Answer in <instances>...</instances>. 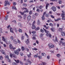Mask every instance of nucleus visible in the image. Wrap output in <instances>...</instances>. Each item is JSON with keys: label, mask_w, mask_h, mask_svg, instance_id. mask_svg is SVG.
<instances>
[{"label": "nucleus", "mask_w": 65, "mask_h": 65, "mask_svg": "<svg viewBox=\"0 0 65 65\" xmlns=\"http://www.w3.org/2000/svg\"><path fill=\"white\" fill-rule=\"evenodd\" d=\"M20 55L21 56H23V53L22 52H20Z\"/></svg>", "instance_id": "obj_48"}, {"label": "nucleus", "mask_w": 65, "mask_h": 65, "mask_svg": "<svg viewBox=\"0 0 65 65\" xmlns=\"http://www.w3.org/2000/svg\"><path fill=\"white\" fill-rule=\"evenodd\" d=\"M18 31H19V32H22V30L21 29H19Z\"/></svg>", "instance_id": "obj_38"}, {"label": "nucleus", "mask_w": 65, "mask_h": 65, "mask_svg": "<svg viewBox=\"0 0 65 65\" xmlns=\"http://www.w3.org/2000/svg\"><path fill=\"white\" fill-rule=\"evenodd\" d=\"M33 2V1L32 0L29 1V3H31V2Z\"/></svg>", "instance_id": "obj_60"}, {"label": "nucleus", "mask_w": 65, "mask_h": 65, "mask_svg": "<svg viewBox=\"0 0 65 65\" xmlns=\"http://www.w3.org/2000/svg\"><path fill=\"white\" fill-rule=\"evenodd\" d=\"M31 17L30 15H29L28 16L27 18V21H30L31 20Z\"/></svg>", "instance_id": "obj_10"}, {"label": "nucleus", "mask_w": 65, "mask_h": 65, "mask_svg": "<svg viewBox=\"0 0 65 65\" xmlns=\"http://www.w3.org/2000/svg\"><path fill=\"white\" fill-rule=\"evenodd\" d=\"M12 64L13 65H18V64H17V63H15L14 62H13Z\"/></svg>", "instance_id": "obj_37"}, {"label": "nucleus", "mask_w": 65, "mask_h": 65, "mask_svg": "<svg viewBox=\"0 0 65 65\" xmlns=\"http://www.w3.org/2000/svg\"><path fill=\"white\" fill-rule=\"evenodd\" d=\"M51 30L53 32L54 30V28H53V27L52 28H51Z\"/></svg>", "instance_id": "obj_54"}, {"label": "nucleus", "mask_w": 65, "mask_h": 65, "mask_svg": "<svg viewBox=\"0 0 65 65\" xmlns=\"http://www.w3.org/2000/svg\"><path fill=\"white\" fill-rule=\"evenodd\" d=\"M14 55V54H12L10 53V56L11 58H12V57H13Z\"/></svg>", "instance_id": "obj_27"}, {"label": "nucleus", "mask_w": 65, "mask_h": 65, "mask_svg": "<svg viewBox=\"0 0 65 65\" xmlns=\"http://www.w3.org/2000/svg\"><path fill=\"white\" fill-rule=\"evenodd\" d=\"M65 32H61V35L62 36H64V35H65Z\"/></svg>", "instance_id": "obj_12"}, {"label": "nucleus", "mask_w": 65, "mask_h": 65, "mask_svg": "<svg viewBox=\"0 0 65 65\" xmlns=\"http://www.w3.org/2000/svg\"><path fill=\"white\" fill-rule=\"evenodd\" d=\"M40 31H41V32H42L43 33V32H44V30H43L42 29H41Z\"/></svg>", "instance_id": "obj_55"}, {"label": "nucleus", "mask_w": 65, "mask_h": 65, "mask_svg": "<svg viewBox=\"0 0 65 65\" xmlns=\"http://www.w3.org/2000/svg\"><path fill=\"white\" fill-rule=\"evenodd\" d=\"M48 46L49 47V48H55V46L54 45H53V44L51 43H49L48 45Z\"/></svg>", "instance_id": "obj_4"}, {"label": "nucleus", "mask_w": 65, "mask_h": 65, "mask_svg": "<svg viewBox=\"0 0 65 65\" xmlns=\"http://www.w3.org/2000/svg\"><path fill=\"white\" fill-rule=\"evenodd\" d=\"M63 28H59V31H60V32H63Z\"/></svg>", "instance_id": "obj_20"}, {"label": "nucleus", "mask_w": 65, "mask_h": 65, "mask_svg": "<svg viewBox=\"0 0 65 65\" xmlns=\"http://www.w3.org/2000/svg\"><path fill=\"white\" fill-rule=\"evenodd\" d=\"M21 51V49L19 48L18 50H17L16 51H14V52L15 54L16 55H17L19 54V52H20Z\"/></svg>", "instance_id": "obj_3"}, {"label": "nucleus", "mask_w": 65, "mask_h": 65, "mask_svg": "<svg viewBox=\"0 0 65 65\" xmlns=\"http://www.w3.org/2000/svg\"><path fill=\"white\" fill-rule=\"evenodd\" d=\"M34 57L35 58H37V57H38V54H37L36 55H34Z\"/></svg>", "instance_id": "obj_23"}, {"label": "nucleus", "mask_w": 65, "mask_h": 65, "mask_svg": "<svg viewBox=\"0 0 65 65\" xmlns=\"http://www.w3.org/2000/svg\"><path fill=\"white\" fill-rule=\"evenodd\" d=\"M2 38L3 41H4V42H6L7 44H8V42L6 40V38H5V37H2Z\"/></svg>", "instance_id": "obj_5"}, {"label": "nucleus", "mask_w": 65, "mask_h": 65, "mask_svg": "<svg viewBox=\"0 0 65 65\" xmlns=\"http://www.w3.org/2000/svg\"><path fill=\"white\" fill-rule=\"evenodd\" d=\"M32 50H33V51L34 50H35V51H37V49L36 48H33L32 49Z\"/></svg>", "instance_id": "obj_51"}, {"label": "nucleus", "mask_w": 65, "mask_h": 65, "mask_svg": "<svg viewBox=\"0 0 65 65\" xmlns=\"http://www.w3.org/2000/svg\"><path fill=\"white\" fill-rule=\"evenodd\" d=\"M20 12V13H21V15H24V12H22L21 11H20V12Z\"/></svg>", "instance_id": "obj_28"}, {"label": "nucleus", "mask_w": 65, "mask_h": 65, "mask_svg": "<svg viewBox=\"0 0 65 65\" xmlns=\"http://www.w3.org/2000/svg\"><path fill=\"white\" fill-rule=\"evenodd\" d=\"M21 49L22 50V51H24L25 50V47H24L22 46L21 47Z\"/></svg>", "instance_id": "obj_29"}, {"label": "nucleus", "mask_w": 65, "mask_h": 65, "mask_svg": "<svg viewBox=\"0 0 65 65\" xmlns=\"http://www.w3.org/2000/svg\"><path fill=\"white\" fill-rule=\"evenodd\" d=\"M32 38V39H33L34 40H35V39H36V38H35V37H33Z\"/></svg>", "instance_id": "obj_61"}, {"label": "nucleus", "mask_w": 65, "mask_h": 65, "mask_svg": "<svg viewBox=\"0 0 65 65\" xmlns=\"http://www.w3.org/2000/svg\"><path fill=\"white\" fill-rule=\"evenodd\" d=\"M32 33V34H35V33H36V32L35 31H32L31 32Z\"/></svg>", "instance_id": "obj_50"}, {"label": "nucleus", "mask_w": 65, "mask_h": 65, "mask_svg": "<svg viewBox=\"0 0 65 65\" xmlns=\"http://www.w3.org/2000/svg\"><path fill=\"white\" fill-rule=\"evenodd\" d=\"M17 40L18 43H21V41H20L19 39H17Z\"/></svg>", "instance_id": "obj_45"}, {"label": "nucleus", "mask_w": 65, "mask_h": 65, "mask_svg": "<svg viewBox=\"0 0 65 65\" xmlns=\"http://www.w3.org/2000/svg\"><path fill=\"white\" fill-rule=\"evenodd\" d=\"M62 13L61 14V16L62 17V20H65V11L63 10L62 11Z\"/></svg>", "instance_id": "obj_2"}, {"label": "nucleus", "mask_w": 65, "mask_h": 65, "mask_svg": "<svg viewBox=\"0 0 65 65\" xmlns=\"http://www.w3.org/2000/svg\"><path fill=\"white\" fill-rule=\"evenodd\" d=\"M42 7V6H40V7H39V8L40 9H41Z\"/></svg>", "instance_id": "obj_62"}, {"label": "nucleus", "mask_w": 65, "mask_h": 65, "mask_svg": "<svg viewBox=\"0 0 65 65\" xmlns=\"http://www.w3.org/2000/svg\"><path fill=\"white\" fill-rule=\"evenodd\" d=\"M42 55L43 56H46V54L44 53H43L42 54Z\"/></svg>", "instance_id": "obj_33"}, {"label": "nucleus", "mask_w": 65, "mask_h": 65, "mask_svg": "<svg viewBox=\"0 0 65 65\" xmlns=\"http://www.w3.org/2000/svg\"><path fill=\"white\" fill-rule=\"evenodd\" d=\"M10 4V2H9L8 1H5V4L4 5L5 6H7V4H8V5H9Z\"/></svg>", "instance_id": "obj_7"}, {"label": "nucleus", "mask_w": 65, "mask_h": 65, "mask_svg": "<svg viewBox=\"0 0 65 65\" xmlns=\"http://www.w3.org/2000/svg\"><path fill=\"white\" fill-rule=\"evenodd\" d=\"M13 42L14 44H17V40L14 39L13 41Z\"/></svg>", "instance_id": "obj_16"}, {"label": "nucleus", "mask_w": 65, "mask_h": 65, "mask_svg": "<svg viewBox=\"0 0 65 65\" xmlns=\"http://www.w3.org/2000/svg\"><path fill=\"white\" fill-rule=\"evenodd\" d=\"M20 64H22V65H23V63L21 61H20Z\"/></svg>", "instance_id": "obj_57"}, {"label": "nucleus", "mask_w": 65, "mask_h": 65, "mask_svg": "<svg viewBox=\"0 0 65 65\" xmlns=\"http://www.w3.org/2000/svg\"><path fill=\"white\" fill-rule=\"evenodd\" d=\"M13 5H14V6H15V5H16V3H15V2H13Z\"/></svg>", "instance_id": "obj_46"}, {"label": "nucleus", "mask_w": 65, "mask_h": 65, "mask_svg": "<svg viewBox=\"0 0 65 65\" xmlns=\"http://www.w3.org/2000/svg\"><path fill=\"white\" fill-rule=\"evenodd\" d=\"M43 30H44L45 31V32L46 33V36H49L50 38H51V37H52V35L50 34H48V33H49V31L45 30L44 28H43Z\"/></svg>", "instance_id": "obj_1"}, {"label": "nucleus", "mask_w": 65, "mask_h": 65, "mask_svg": "<svg viewBox=\"0 0 65 65\" xmlns=\"http://www.w3.org/2000/svg\"><path fill=\"white\" fill-rule=\"evenodd\" d=\"M19 25L20 27H21V23H19Z\"/></svg>", "instance_id": "obj_63"}, {"label": "nucleus", "mask_w": 65, "mask_h": 65, "mask_svg": "<svg viewBox=\"0 0 65 65\" xmlns=\"http://www.w3.org/2000/svg\"><path fill=\"white\" fill-rule=\"evenodd\" d=\"M24 36H22L21 37V40H24Z\"/></svg>", "instance_id": "obj_36"}, {"label": "nucleus", "mask_w": 65, "mask_h": 65, "mask_svg": "<svg viewBox=\"0 0 65 65\" xmlns=\"http://www.w3.org/2000/svg\"><path fill=\"white\" fill-rule=\"evenodd\" d=\"M38 58L39 59H41L42 58V57L41 56H38Z\"/></svg>", "instance_id": "obj_56"}, {"label": "nucleus", "mask_w": 65, "mask_h": 65, "mask_svg": "<svg viewBox=\"0 0 65 65\" xmlns=\"http://www.w3.org/2000/svg\"><path fill=\"white\" fill-rule=\"evenodd\" d=\"M13 58H17V56H15V55H13Z\"/></svg>", "instance_id": "obj_52"}, {"label": "nucleus", "mask_w": 65, "mask_h": 65, "mask_svg": "<svg viewBox=\"0 0 65 65\" xmlns=\"http://www.w3.org/2000/svg\"><path fill=\"white\" fill-rule=\"evenodd\" d=\"M8 15H7L5 18V20H7L8 19Z\"/></svg>", "instance_id": "obj_21"}, {"label": "nucleus", "mask_w": 65, "mask_h": 65, "mask_svg": "<svg viewBox=\"0 0 65 65\" xmlns=\"http://www.w3.org/2000/svg\"><path fill=\"white\" fill-rule=\"evenodd\" d=\"M50 17L52 18L53 19H55V17H54V16L52 15H50Z\"/></svg>", "instance_id": "obj_35"}, {"label": "nucleus", "mask_w": 65, "mask_h": 65, "mask_svg": "<svg viewBox=\"0 0 65 65\" xmlns=\"http://www.w3.org/2000/svg\"><path fill=\"white\" fill-rule=\"evenodd\" d=\"M52 9L54 11H56L57 9L54 6H53L52 7Z\"/></svg>", "instance_id": "obj_9"}, {"label": "nucleus", "mask_w": 65, "mask_h": 65, "mask_svg": "<svg viewBox=\"0 0 65 65\" xmlns=\"http://www.w3.org/2000/svg\"><path fill=\"white\" fill-rule=\"evenodd\" d=\"M9 48L11 50V51H13V50H15V49H16L15 47H13V46H12V45L11 44H10Z\"/></svg>", "instance_id": "obj_6"}, {"label": "nucleus", "mask_w": 65, "mask_h": 65, "mask_svg": "<svg viewBox=\"0 0 65 65\" xmlns=\"http://www.w3.org/2000/svg\"><path fill=\"white\" fill-rule=\"evenodd\" d=\"M58 3L59 4H62V1L59 0L58 1Z\"/></svg>", "instance_id": "obj_34"}, {"label": "nucleus", "mask_w": 65, "mask_h": 65, "mask_svg": "<svg viewBox=\"0 0 65 65\" xmlns=\"http://www.w3.org/2000/svg\"><path fill=\"white\" fill-rule=\"evenodd\" d=\"M10 38L12 40H13V37L12 36L10 37Z\"/></svg>", "instance_id": "obj_53"}, {"label": "nucleus", "mask_w": 65, "mask_h": 65, "mask_svg": "<svg viewBox=\"0 0 65 65\" xmlns=\"http://www.w3.org/2000/svg\"><path fill=\"white\" fill-rule=\"evenodd\" d=\"M3 59V57L2 56H0V59L2 60Z\"/></svg>", "instance_id": "obj_58"}, {"label": "nucleus", "mask_w": 65, "mask_h": 65, "mask_svg": "<svg viewBox=\"0 0 65 65\" xmlns=\"http://www.w3.org/2000/svg\"><path fill=\"white\" fill-rule=\"evenodd\" d=\"M35 21H34V22L33 23L32 25H34V24H35Z\"/></svg>", "instance_id": "obj_59"}, {"label": "nucleus", "mask_w": 65, "mask_h": 65, "mask_svg": "<svg viewBox=\"0 0 65 65\" xmlns=\"http://www.w3.org/2000/svg\"><path fill=\"white\" fill-rule=\"evenodd\" d=\"M49 26H51V27H53V24L52 23H50L49 24Z\"/></svg>", "instance_id": "obj_31"}, {"label": "nucleus", "mask_w": 65, "mask_h": 65, "mask_svg": "<svg viewBox=\"0 0 65 65\" xmlns=\"http://www.w3.org/2000/svg\"><path fill=\"white\" fill-rule=\"evenodd\" d=\"M24 12H25V13H26V12H29L28 9H26V11H24Z\"/></svg>", "instance_id": "obj_30"}, {"label": "nucleus", "mask_w": 65, "mask_h": 65, "mask_svg": "<svg viewBox=\"0 0 65 65\" xmlns=\"http://www.w3.org/2000/svg\"><path fill=\"white\" fill-rule=\"evenodd\" d=\"M14 60L15 61V62H16V63L18 64L20 63V60H16L15 59H14Z\"/></svg>", "instance_id": "obj_17"}, {"label": "nucleus", "mask_w": 65, "mask_h": 65, "mask_svg": "<svg viewBox=\"0 0 65 65\" xmlns=\"http://www.w3.org/2000/svg\"><path fill=\"white\" fill-rule=\"evenodd\" d=\"M57 37H55V40L57 42H58V39H57Z\"/></svg>", "instance_id": "obj_42"}, {"label": "nucleus", "mask_w": 65, "mask_h": 65, "mask_svg": "<svg viewBox=\"0 0 65 65\" xmlns=\"http://www.w3.org/2000/svg\"><path fill=\"white\" fill-rule=\"evenodd\" d=\"M46 17H48V14H46Z\"/></svg>", "instance_id": "obj_64"}, {"label": "nucleus", "mask_w": 65, "mask_h": 65, "mask_svg": "<svg viewBox=\"0 0 65 65\" xmlns=\"http://www.w3.org/2000/svg\"><path fill=\"white\" fill-rule=\"evenodd\" d=\"M46 64V63H40L39 64V65H45Z\"/></svg>", "instance_id": "obj_24"}, {"label": "nucleus", "mask_w": 65, "mask_h": 65, "mask_svg": "<svg viewBox=\"0 0 65 65\" xmlns=\"http://www.w3.org/2000/svg\"><path fill=\"white\" fill-rule=\"evenodd\" d=\"M12 9H15V10H17V9L16 8V7L13 6L12 7Z\"/></svg>", "instance_id": "obj_32"}, {"label": "nucleus", "mask_w": 65, "mask_h": 65, "mask_svg": "<svg viewBox=\"0 0 65 65\" xmlns=\"http://www.w3.org/2000/svg\"><path fill=\"white\" fill-rule=\"evenodd\" d=\"M14 30L15 31V32H18V30H17V29L16 28H14Z\"/></svg>", "instance_id": "obj_49"}, {"label": "nucleus", "mask_w": 65, "mask_h": 65, "mask_svg": "<svg viewBox=\"0 0 65 65\" xmlns=\"http://www.w3.org/2000/svg\"><path fill=\"white\" fill-rule=\"evenodd\" d=\"M18 17L20 19H22V17L20 15H18Z\"/></svg>", "instance_id": "obj_41"}, {"label": "nucleus", "mask_w": 65, "mask_h": 65, "mask_svg": "<svg viewBox=\"0 0 65 65\" xmlns=\"http://www.w3.org/2000/svg\"><path fill=\"white\" fill-rule=\"evenodd\" d=\"M48 5H49V4H47L46 6V9H47V7H48Z\"/></svg>", "instance_id": "obj_26"}, {"label": "nucleus", "mask_w": 65, "mask_h": 65, "mask_svg": "<svg viewBox=\"0 0 65 65\" xmlns=\"http://www.w3.org/2000/svg\"><path fill=\"white\" fill-rule=\"evenodd\" d=\"M0 52H1L2 54H4L5 55H6V53H5V52H3V51L2 50L1 51V50H0Z\"/></svg>", "instance_id": "obj_19"}, {"label": "nucleus", "mask_w": 65, "mask_h": 65, "mask_svg": "<svg viewBox=\"0 0 65 65\" xmlns=\"http://www.w3.org/2000/svg\"><path fill=\"white\" fill-rule=\"evenodd\" d=\"M27 61L30 64V65H31V63H32L31 61L30 60V59H28L27 60Z\"/></svg>", "instance_id": "obj_14"}, {"label": "nucleus", "mask_w": 65, "mask_h": 65, "mask_svg": "<svg viewBox=\"0 0 65 65\" xmlns=\"http://www.w3.org/2000/svg\"><path fill=\"white\" fill-rule=\"evenodd\" d=\"M32 13V11H30L29 12V14H31Z\"/></svg>", "instance_id": "obj_44"}, {"label": "nucleus", "mask_w": 65, "mask_h": 65, "mask_svg": "<svg viewBox=\"0 0 65 65\" xmlns=\"http://www.w3.org/2000/svg\"><path fill=\"white\" fill-rule=\"evenodd\" d=\"M23 6L24 7H26L27 6V5L26 4H23Z\"/></svg>", "instance_id": "obj_39"}, {"label": "nucleus", "mask_w": 65, "mask_h": 65, "mask_svg": "<svg viewBox=\"0 0 65 65\" xmlns=\"http://www.w3.org/2000/svg\"><path fill=\"white\" fill-rule=\"evenodd\" d=\"M10 32H11L12 33H13L14 32L13 31L12 28H10Z\"/></svg>", "instance_id": "obj_18"}, {"label": "nucleus", "mask_w": 65, "mask_h": 65, "mask_svg": "<svg viewBox=\"0 0 65 65\" xmlns=\"http://www.w3.org/2000/svg\"><path fill=\"white\" fill-rule=\"evenodd\" d=\"M57 56L58 58H59L60 57V55L59 54H58L57 55Z\"/></svg>", "instance_id": "obj_40"}, {"label": "nucleus", "mask_w": 65, "mask_h": 65, "mask_svg": "<svg viewBox=\"0 0 65 65\" xmlns=\"http://www.w3.org/2000/svg\"><path fill=\"white\" fill-rule=\"evenodd\" d=\"M40 28H39V27H37V28L35 29V30L36 31H37V30H38L39 29H40Z\"/></svg>", "instance_id": "obj_25"}, {"label": "nucleus", "mask_w": 65, "mask_h": 65, "mask_svg": "<svg viewBox=\"0 0 65 65\" xmlns=\"http://www.w3.org/2000/svg\"><path fill=\"white\" fill-rule=\"evenodd\" d=\"M27 57H28L29 58H31V53H29V54H27Z\"/></svg>", "instance_id": "obj_13"}, {"label": "nucleus", "mask_w": 65, "mask_h": 65, "mask_svg": "<svg viewBox=\"0 0 65 65\" xmlns=\"http://www.w3.org/2000/svg\"><path fill=\"white\" fill-rule=\"evenodd\" d=\"M5 57L6 58H7V59H8V61L9 62H10V63L11 62V61L9 59V57L8 55H5Z\"/></svg>", "instance_id": "obj_8"}, {"label": "nucleus", "mask_w": 65, "mask_h": 65, "mask_svg": "<svg viewBox=\"0 0 65 65\" xmlns=\"http://www.w3.org/2000/svg\"><path fill=\"white\" fill-rule=\"evenodd\" d=\"M27 16V15L26 14H25L24 15V19L26 18V17Z\"/></svg>", "instance_id": "obj_47"}, {"label": "nucleus", "mask_w": 65, "mask_h": 65, "mask_svg": "<svg viewBox=\"0 0 65 65\" xmlns=\"http://www.w3.org/2000/svg\"><path fill=\"white\" fill-rule=\"evenodd\" d=\"M12 22H14L15 24H17V22L15 20H13L12 21Z\"/></svg>", "instance_id": "obj_43"}, {"label": "nucleus", "mask_w": 65, "mask_h": 65, "mask_svg": "<svg viewBox=\"0 0 65 65\" xmlns=\"http://www.w3.org/2000/svg\"><path fill=\"white\" fill-rule=\"evenodd\" d=\"M36 28V26L32 24V29H34Z\"/></svg>", "instance_id": "obj_15"}, {"label": "nucleus", "mask_w": 65, "mask_h": 65, "mask_svg": "<svg viewBox=\"0 0 65 65\" xmlns=\"http://www.w3.org/2000/svg\"><path fill=\"white\" fill-rule=\"evenodd\" d=\"M43 21L45 20V17L44 15H43L41 17Z\"/></svg>", "instance_id": "obj_22"}, {"label": "nucleus", "mask_w": 65, "mask_h": 65, "mask_svg": "<svg viewBox=\"0 0 65 65\" xmlns=\"http://www.w3.org/2000/svg\"><path fill=\"white\" fill-rule=\"evenodd\" d=\"M30 39L29 38H28L27 39V40L26 41V43L27 44H28L30 43Z\"/></svg>", "instance_id": "obj_11"}]
</instances>
